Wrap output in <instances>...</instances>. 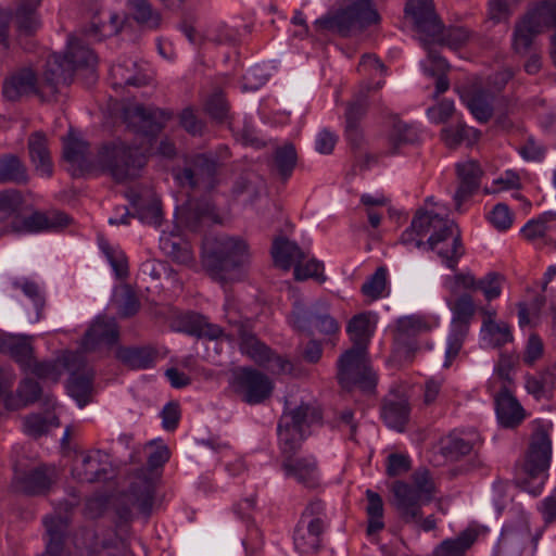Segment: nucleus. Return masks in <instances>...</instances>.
Wrapping results in <instances>:
<instances>
[{
	"instance_id": "1",
	"label": "nucleus",
	"mask_w": 556,
	"mask_h": 556,
	"mask_svg": "<svg viewBox=\"0 0 556 556\" xmlns=\"http://www.w3.org/2000/svg\"><path fill=\"white\" fill-rule=\"evenodd\" d=\"M401 240L405 244L415 241L417 248L427 243L452 270L456 269L459 258L465 253L457 225L424 208L417 210L410 227L403 232Z\"/></svg>"
},
{
	"instance_id": "2",
	"label": "nucleus",
	"mask_w": 556,
	"mask_h": 556,
	"mask_svg": "<svg viewBox=\"0 0 556 556\" xmlns=\"http://www.w3.org/2000/svg\"><path fill=\"white\" fill-rule=\"evenodd\" d=\"M413 483L403 481L393 483L394 506L399 518L408 525H414L428 532L437 528L433 514L424 517V508L434 497V484L427 469H419L413 473Z\"/></svg>"
},
{
	"instance_id": "3",
	"label": "nucleus",
	"mask_w": 556,
	"mask_h": 556,
	"mask_svg": "<svg viewBox=\"0 0 556 556\" xmlns=\"http://www.w3.org/2000/svg\"><path fill=\"white\" fill-rule=\"evenodd\" d=\"M202 266L215 280L232 279V273L243 266L249 257L248 244L239 237L219 235L206 237L202 243Z\"/></svg>"
},
{
	"instance_id": "4",
	"label": "nucleus",
	"mask_w": 556,
	"mask_h": 556,
	"mask_svg": "<svg viewBox=\"0 0 556 556\" xmlns=\"http://www.w3.org/2000/svg\"><path fill=\"white\" fill-rule=\"evenodd\" d=\"M147 162L148 157L139 147L119 140L104 143L97 154L99 167L116 182L138 178Z\"/></svg>"
},
{
	"instance_id": "5",
	"label": "nucleus",
	"mask_w": 556,
	"mask_h": 556,
	"mask_svg": "<svg viewBox=\"0 0 556 556\" xmlns=\"http://www.w3.org/2000/svg\"><path fill=\"white\" fill-rule=\"evenodd\" d=\"M380 20L372 0H343L338 9L317 20L316 25L345 37L352 31H362L379 24Z\"/></svg>"
},
{
	"instance_id": "6",
	"label": "nucleus",
	"mask_w": 556,
	"mask_h": 556,
	"mask_svg": "<svg viewBox=\"0 0 556 556\" xmlns=\"http://www.w3.org/2000/svg\"><path fill=\"white\" fill-rule=\"evenodd\" d=\"M321 418V409L315 403L302 402L296 407L283 412L277 427L283 459L294 457L306 437L305 428L320 422Z\"/></svg>"
},
{
	"instance_id": "7",
	"label": "nucleus",
	"mask_w": 556,
	"mask_h": 556,
	"mask_svg": "<svg viewBox=\"0 0 556 556\" xmlns=\"http://www.w3.org/2000/svg\"><path fill=\"white\" fill-rule=\"evenodd\" d=\"M155 446L148 456V469H140L129 486V501L137 506L144 516H150L154 502L156 478L152 470L162 467L170 456L169 448L165 444L155 445L154 441L147 444V447Z\"/></svg>"
},
{
	"instance_id": "8",
	"label": "nucleus",
	"mask_w": 556,
	"mask_h": 556,
	"mask_svg": "<svg viewBox=\"0 0 556 556\" xmlns=\"http://www.w3.org/2000/svg\"><path fill=\"white\" fill-rule=\"evenodd\" d=\"M433 324L425 315L413 314L396 319L393 336V357L401 363H410L419 349L418 337L432 330Z\"/></svg>"
},
{
	"instance_id": "9",
	"label": "nucleus",
	"mask_w": 556,
	"mask_h": 556,
	"mask_svg": "<svg viewBox=\"0 0 556 556\" xmlns=\"http://www.w3.org/2000/svg\"><path fill=\"white\" fill-rule=\"evenodd\" d=\"M338 381L343 389L359 388L370 392L376 387V377L368 366L366 351L349 349L338 361Z\"/></svg>"
},
{
	"instance_id": "10",
	"label": "nucleus",
	"mask_w": 556,
	"mask_h": 556,
	"mask_svg": "<svg viewBox=\"0 0 556 556\" xmlns=\"http://www.w3.org/2000/svg\"><path fill=\"white\" fill-rule=\"evenodd\" d=\"M552 458V441L543 426L538 425L531 433L520 464L521 472L529 479L546 477Z\"/></svg>"
},
{
	"instance_id": "11",
	"label": "nucleus",
	"mask_w": 556,
	"mask_h": 556,
	"mask_svg": "<svg viewBox=\"0 0 556 556\" xmlns=\"http://www.w3.org/2000/svg\"><path fill=\"white\" fill-rule=\"evenodd\" d=\"M453 313L452 331L448 336L447 348L445 352L444 367H450L453 359L458 355L464 340L468 333L469 323L472 319L476 305L471 294L462 293L457 295L454 303L451 304Z\"/></svg>"
},
{
	"instance_id": "12",
	"label": "nucleus",
	"mask_w": 556,
	"mask_h": 556,
	"mask_svg": "<svg viewBox=\"0 0 556 556\" xmlns=\"http://www.w3.org/2000/svg\"><path fill=\"white\" fill-rule=\"evenodd\" d=\"M64 367L70 372L67 382L68 394L79 407L91 401L94 370L89 366L83 352H71L64 356Z\"/></svg>"
},
{
	"instance_id": "13",
	"label": "nucleus",
	"mask_w": 556,
	"mask_h": 556,
	"mask_svg": "<svg viewBox=\"0 0 556 556\" xmlns=\"http://www.w3.org/2000/svg\"><path fill=\"white\" fill-rule=\"evenodd\" d=\"M13 470L14 488L26 495L47 494L58 479L55 467L46 464L27 468L24 462L15 460Z\"/></svg>"
},
{
	"instance_id": "14",
	"label": "nucleus",
	"mask_w": 556,
	"mask_h": 556,
	"mask_svg": "<svg viewBox=\"0 0 556 556\" xmlns=\"http://www.w3.org/2000/svg\"><path fill=\"white\" fill-rule=\"evenodd\" d=\"M219 164L214 157L201 153L191 157L186 166L176 172L175 178L181 186L212 191L218 185Z\"/></svg>"
},
{
	"instance_id": "15",
	"label": "nucleus",
	"mask_w": 556,
	"mask_h": 556,
	"mask_svg": "<svg viewBox=\"0 0 556 556\" xmlns=\"http://www.w3.org/2000/svg\"><path fill=\"white\" fill-rule=\"evenodd\" d=\"M128 125L138 134L155 137L173 117V112L156 106L136 104L125 113Z\"/></svg>"
},
{
	"instance_id": "16",
	"label": "nucleus",
	"mask_w": 556,
	"mask_h": 556,
	"mask_svg": "<svg viewBox=\"0 0 556 556\" xmlns=\"http://www.w3.org/2000/svg\"><path fill=\"white\" fill-rule=\"evenodd\" d=\"M235 384L242 400L251 405L269 399L274 389L271 380L265 374L247 367L235 375Z\"/></svg>"
},
{
	"instance_id": "17",
	"label": "nucleus",
	"mask_w": 556,
	"mask_h": 556,
	"mask_svg": "<svg viewBox=\"0 0 556 556\" xmlns=\"http://www.w3.org/2000/svg\"><path fill=\"white\" fill-rule=\"evenodd\" d=\"M404 13L412 20L415 29L424 35L421 40L434 38L443 29V23L435 12L433 0H407Z\"/></svg>"
},
{
	"instance_id": "18",
	"label": "nucleus",
	"mask_w": 556,
	"mask_h": 556,
	"mask_svg": "<svg viewBox=\"0 0 556 556\" xmlns=\"http://www.w3.org/2000/svg\"><path fill=\"white\" fill-rule=\"evenodd\" d=\"M74 78V66L61 54L48 58L40 85L43 88L42 101L55 100L60 85H68Z\"/></svg>"
},
{
	"instance_id": "19",
	"label": "nucleus",
	"mask_w": 556,
	"mask_h": 556,
	"mask_svg": "<svg viewBox=\"0 0 556 556\" xmlns=\"http://www.w3.org/2000/svg\"><path fill=\"white\" fill-rule=\"evenodd\" d=\"M228 323L231 327L228 340L239 339L242 353L249 355L258 365H266L268 359H270L273 351L256 338L251 323L232 318H229Z\"/></svg>"
},
{
	"instance_id": "20",
	"label": "nucleus",
	"mask_w": 556,
	"mask_h": 556,
	"mask_svg": "<svg viewBox=\"0 0 556 556\" xmlns=\"http://www.w3.org/2000/svg\"><path fill=\"white\" fill-rule=\"evenodd\" d=\"M62 140L63 160L68 164L72 176L79 177L90 173L94 168V163L90 157L89 143L78 137L72 128Z\"/></svg>"
},
{
	"instance_id": "21",
	"label": "nucleus",
	"mask_w": 556,
	"mask_h": 556,
	"mask_svg": "<svg viewBox=\"0 0 556 556\" xmlns=\"http://www.w3.org/2000/svg\"><path fill=\"white\" fill-rule=\"evenodd\" d=\"M42 93L43 88L36 72L30 67L17 68L3 80L2 94L10 101H17L30 94L39 97L42 101Z\"/></svg>"
},
{
	"instance_id": "22",
	"label": "nucleus",
	"mask_w": 556,
	"mask_h": 556,
	"mask_svg": "<svg viewBox=\"0 0 556 556\" xmlns=\"http://www.w3.org/2000/svg\"><path fill=\"white\" fill-rule=\"evenodd\" d=\"M181 220L191 231H200L204 226L223 223L216 206L208 198L189 200L182 206Z\"/></svg>"
},
{
	"instance_id": "23",
	"label": "nucleus",
	"mask_w": 556,
	"mask_h": 556,
	"mask_svg": "<svg viewBox=\"0 0 556 556\" xmlns=\"http://www.w3.org/2000/svg\"><path fill=\"white\" fill-rule=\"evenodd\" d=\"M119 340V328L114 317L99 316L86 331L81 348L84 352H94L100 344L114 345Z\"/></svg>"
},
{
	"instance_id": "24",
	"label": "nucleus",
	"mask_w": 556,
	"mask_h": 556,
	"mask_svg": "<svg viewBox=\"0 0 556 556\" xmlns=\"http://www.w3.org/2000/svg\"><path fill=\"white\" fill-rule=\"evenodd\" d=\"M67 515H49L43 519L46 528L47 543L46 551L41 556H72L65 547V540L70 526Z\"/></svg>"
},
{
	"instance_id": "25",
	"label": "nucleus",
	"mask_w": 556,
	"mask_h": 556,
	"mask_svg": "<svg viewBox=\"0 0 556 556\" xmlns=\"http://www.w3.org/2000/svg\"><path fill=\"white\" fill-rule=\"evenodd\" d=\"M457 175L459 179V186L454 194L455 208L460 211L462 205L468 199H470L480 187V179L482 176V169L480 165L475 161H468L463 164H458Z\"/></svg>"
},
{
	"instance_id": "26",
	"label": "nucleus",
	"mask_w": 556,
	"mask_h": 556,
	"mask_svg": "<svg viewBox=\"0 0 556 556\" xmlns=\"http://www.w3.org/2000/svg\"><path fill=\"white\" fill-rule=\"evenodd\" d=\"M281 468L286 476L294 478L305 488L315 489L319 485L318 465L312 457L285 458Z\"/></svg>"
},
{
	"instance_id": "27",
	"label": "nucleus",
	"mask_w": 556,
	"mask_h": 556,
	"mask_svg": "<svg viewBox=\"0 0 556 556\" xmlns=\"http://www.w3.org/2000/svg\"><path fill=\"white\" fill-rule=\"evenodd\" d=\"M0 352L9 354L26 371L34 359L33 337L4 334L0 337Z\"/></svg>"
},
{
	"instance_id": "28",
	"label": "nucleus",
	"mask_w": 556,
	"mask_h": 556,
	"mask_svg": "<svg viewBox=\"0 0 556 556\" xmlns=\"http://www.w3.org/2000/svg\"><path fill=\"white\" fill-rule=\"evenodd\" d=\"M70 220L68 215L60 211L48 213L34 212L30 216L23 218L21 225L13 222L12 227L17 232H38L65 227L70 224Z\"/></svg>"
},
{
	"instance_id": "29",
	"label": "nucleus",
	"mask_w": 556,
	"mask_h": 556,
	"mask_svg": "<svg viewBox=\"0 0 556 556\" xmlns=\"http://www.w3.org/2000/svg\"><path fill=\"white\" fill-rule=\"evenodd\" d=\"M495 410L497 420L504 428H516L526 417L525 409L506 387L495 397Z\"/></svg>"
},
{
	"instance_id": "30",
	"label": "nucleus",
	"mask_w": 556,
	"mask_h": 556,
	"mask_svg": "<svg viewBox=\"0 0 556 556\" xmlns=\"http://www.w3.org/2000/svg\"><path fill=\"white\" fill-rule=\"evenodd\" d=\"M410 407L404 394L393 393L384 399L381 415L389 428L402 432L409 419Z\"/></svg>"
},
{
	"instance_id": "31",
	"label": "nucleus",
	"mask_w": 556,
	"mask_h": 556,
	"mask_svg": "<svg viewBox=\"0 0 556 556\" xmlns=\"http://www.w3.org/2000/svg\"><path fill=\"white\" fill-rule=\"evenodd\" d=\"M72 476L81 483H93L108 478V470L99 457L90 453H80L75 456L72 467Z\"/></svg>"
},
{
	"instance_id": "32",
	"label": "nucleus",
	"mask_w": 556,
	"mask_h": 556,
	"mask_svg": "<svg viewBox=\"0 0 556 556\" xmlns=\"http://www.w3.org/2000/svg\"><path fill=\"white\" fill-rule=\"evenodd\" d=\"M27 149L35 169L50 177L53 174V163L47 135L43 131L31 132L27 140Z\"/></svg>"
},
{
	"instance_id": "33",
	"label": "nucleus",
	"mask_w": 556,
	"mask_h": 556,
	"mask_svg": "<svg viewBox=\"0 0 556 556\" xmlns=\"http://www.w3.org/2000/svg\"><path fill=\"white\" fill-rule=\"evenodd\" d=\"M542 33L543 30L540 26L525 13L514 27L511 37L513 51L520 56H526L530 53L535 37Z\"/></svg>"
},
{
	"instance_id": "34",
	"label": "nucleus",
	"mask_w": 556,
	"mask_h": 556,
	"mask_svg": "<svg viewBox=\"0 0 556 556\" xmlns=\"http://www.w3.org/2000/svg\"><path fill=\"white\" fill-rule=\"evenodd\" d=\"M420 141L418 129L412 124L405 123L399 116H391L388 135L389 153L396 154L406 146Z\"/></svg>"
},
{
	"instance_id": "35",
	"label": "nucleus",
	"mask_w": 556,
	"mask_h": 556,
	"mask_svg": "<svg viewBox=\"0 0 556 556\" xmlns=\"http://www.w3.org/2000/svg\"><path fill=\"white\" fill-rule=\"evenodd\" d=\"M325 527L316 521H299L294 530V546L301 554H315L321 546Z\"/></svg>"
},
{
	"instance_id": "36",
	"label": "nucleus",
	"mask_w": 556,
	"mask_h": 556,
	"mask_svg": "<svg viewBox=\"0 0 556 556\" xmlns=\"http://www.w3.org/2000/svg\"><path fill=\"white\" fill-rule=\"evenodd\" d=\"M115 357L130 369H147L154 365L157 351L152 346H118Z\"/></svg>"
},
{
	"instance_id": "37",
	"label": "nucleus",
	"mask_w": 556,
	"mask_h": 556,
	"mask_svg": "<svg viewBox=\"0 0 556 556\" xmlns=\"http://www.w3.org/2000/svg\"><path fill=\"white\" fill-rule=\"evenodd\" d=\"M271 255L275 265L286 271L291 267L294 268L298 263L303 262L306 257L295 242L283 237L274 240Z\"/></svg>"
},
{
	"instance_id": "38",
	"label": "nucleus",
	"mask_w": 556,
	"mask_h": 556,
	"mask_svg": "<svg viewBox=\"0 0 556 556\" xmlns=\"http://www.w3.org/2000/svg\"><path fill=\"white\" fill-rule=\"evenodd\" d=\"M126 7L139 26L149 30H156L162 26V13L150 0H126Z\"/></svg>"
},
{
	"instance_id": "39",
	"label": "nucleus",
	"mask_w": 556,
	"mask_h": 556,
	"mask_svg": "<svg viewBox=\"0 0 556 556\" xmlns=\"http://www.w3.org/2000/svg\"><path fill=\"white\" fill-rule=\"evenodd\" d=\"M494 96L489 90L477 88L466 93L464 101L473 117L480 123H488L494 112Z\"/></svg>"
},
{
	"instance_id": "40",
	"label": "nucleus",
	"mask_w": 556,
	"mask_h": 556,
	"mask_svg": "<svg viewBox=\"0 0 556 556\" xmlns=\"http://www.w3.org/2000/svg\"><path fill=\"white\" fill-rule=\"evenodd\" d=\"M27 167L20 156L8 153L0 156V184L26 185Z\"/></svg>"
},
{
	"instance_id": "41",
	"label": "nucleus",
	"mask_w": 556,
	"mask_h": 556,
	"mask_svg": "<svg viewBox=\"0 0 556 556\" xmlns=\"http://www.w3.org/2000/svg\"><path fill=\"white\" fill-rule=\"evenodd\" d=\"M428 60L431 62V66L425 65V73L430 77H435V91L433 98H438L441 93H444L450 88V81L446 73L450 71V64L441 56L440 52L432 48L427 47Z\"/></svg>"
},
{
	"instance_id": "42",
	"label": "nucleus",
	"mask_w": 556,
	"mask_h": 556,
	"mask_svg": "<svg viewBox=\"0 0 556 556\" xmlns=\"http://www.w3.org/2000/svg\"><path fill=\"white\" fill-rule=\"evenodd\" d=\"M124 22L117 13H109L106 21L101 15H94L90 26L84 30V35L89 40L101 41L103 38L117 35L123 27Z\"/></svg>"
},
{
	"instance_id": "43",
	"label": "nucleus",
	"mask_w": 556,
	"mask_h": 556,
	"mask_svg": "<svg viewBox=\"0 0 556 556\" xmlns=\"http://www.w3.org/2000/svg\"><path fill=\"white\" fill-rule=\"evenodd\" d=\"M40 384L33 378H25L21 381L17 390L16 397L12 394H7L4 397L5 408L9 410L17 409L35 403L41 395Z\"/></svg>"
},
{
	"instance_id": "44",
	"label": "nucleus",
	"mask_w": 556,
	"mask_h": 556,
	"mask_svg": "<svg viewBox=\"0 0 556 556\" xmlns=\"http://www.w3.org/2000/svg\"><path fill=\"white\" fill-rule=\"evenodd\" d=\"M478 538L475 529H466L462 531L457 538L447 539L441 542L434 549V556H465Z\"/></svg>"
},
{
	"instance_id": "45",
	"label": "nucleus",
	"mask_w": 556,
	"mask_h": 556,
	"mask_svg": "<svg viewBox=\"0 0 556 556\" xmlns=\"http://www.w3.org/2000/svg\"><path fill=\"white\" fill-rule=\"evenodd\" d=\"M296 163L298 153L293 143L287 142L275 149L273 154V166L283 182L291 177Z\"/></svg>"
},
{
	"instance_id": "46",
	"label": "nucleus",
	"mask_w": 556,
	"mask_h": 556,
	"mask_svg": "<svg viewBox=\"0 0 556 556\" xmlns=\"http://www.w3.org/2000/svg\"><path fill=\"white\" fill-rule=\"evenodd\" d=\"M64 56L74 66V72L81 67L92 68L97 64L94 52L84 43L83 39L76 37L70 38Z\"/></svg>"
},
{
	"instance_id": "47",
	"label": "nucleus",
	"mask_w": 556,
	"mask_h": 556,
	"mask_svg": "<svg viewBox=\"0 0 556 556\" xmlns=\"http://www.w3.org/2000/svg\"><path fill=\"white\" fill-rule=\"evenodd\" d=\"M469 37L470 31L463 26H451L446 29L443 27L442 31L434 38L422 39V45L426 50L429 46L437 49L435 45L458 49L468 41Z\"/></svg>"
},
{
	"instance_id": "48",
	"label": "nucleus",
	"mask_w": 556,
	"mask_h": 556,
	"mask_svg": "<svg viewBox=\"0 0 556 556\" xmlns=\"http://www.w3.org/2000/svg\"><path fill=\"white\" fill-rule=\"evenodd\" d=\"M440 136L447 148L456 149L463 142L475 143L480 138L481 132L464 123H458L456 126L443 128Z\"/></svg>"
},
{
	"instance_id": "49",
	"label": "nucleus",
	"mask_w": 556,
	"mask_h": 556,
	"mask_svg": "<svg viewBox=\"0 0 556 556\" xmlns=\"http://www.w3.org/2000/svg\"><path fill=\"white\" fill-rule=\"evenodd\" d=\"M346 331L353 342L351 349L366 351L371 336L369 314L361 313L353 316L348 324Z\"/></svg>"
},
{
	"instance_id": "50",
	"label": "nucleus",
	"mask_w": 556,
	"mask_h": 556,
	"mask_svg": "<svg viewBox=\"0 0 556 556\" xmlns=\"http://www.w3.org/2000/svg\"><path fill=\"white\" fill-rule=\"evenodd\" d=\"M41 0H23L15 12V22L20 31L30 35L39 26L36 10Z\"/></svg>"
},
{
	"instance_id": "51",
	"label": "nucleus",
	"mask_w": 556,
	"mask_h": 556,
	"mask_svg": "<svg viewBox=\"0 0 556 556\" xmlns=\"http://www.w3.org/2000/svg\"><path fill=\"white\" fill-rule=\"evenodd\" d=\"M160 247L167 256L179 264H189L193 260L189 244L178 237H161Z\"/></svg>"
},
{
	"instance_id": "52",
	"label": "nucleus",
	"mask_w": 556,
	"mask_h": 556,
	"mask_svg": "<svg viewBox=\"0 0 556 556\" xmlns=\"http://www.w3.org/2000/svg\"><path fill=\"white\" fill-rule=\"evenodd\" d=\"M555 384L556 375L549 369L540 371L533 376H527L526 378L527 391L536 399L545 396L554 389Z\"/></svg>"
},
{
	"instance_id": "53",
	"label": "nucleus",
	"mask_w": 556,
	"mask_h": 556,
	"mask_svg": "<svg viewBox=\"0 0 556 556\" xmlns=\"http://www.w3.org/2000/svg\"><path fill=\"white\" fill-rule=\"evenodd\" d=\"M366 496L368 501L366 511L369 517L367 532L368 534H372L382 530L384 527L382 521L383 502L381 496L371 490H367Z\"/></svg>"
},
{
	"instance_id": "54",
	"label": "nucleus",
	"mask_w": 556,
	"mask_h": 556,
	"mask_svg": "<svg viewBox=\"0 0 556 556\" xmlns=\"http://www.w3.org/2000/svg\"><path fill=\"white\" fill-rule=\"evenodd\" d=\"M367 90H361L350 102H348L345 111V126L359 127V122L367 112Z\"/></svg>"
},
{
	"instance_id": "55",
	"label": "nucleus",
	"mask_w": 556,
	"mask_h": 556,
	"mask_svg": "<svg viewBox=\"0 0 556 556\" xmlns=\"http://www.w3.org/2000/svg\"><path fill=\"white\" fill-rule=\"evenodd\" d=\"M121 300L117 305V313L122 318H129L135 316L140 309V301L128 283L123 285L119 289Z\"/></svg>"
},
{
	"instance_id": "56",
	"label": "nucleus",
	"mask_w": 556,
	"mask_h": 556,
	"mask_svg": "<svg viewBox=\"0 0 556 556\" xmlns=\"http://www.w3.org/2000/svg\"><path fill=\"white\" fill-rule=\"evenodd\" d=\"M387 287V269L378 267L362 286V293L370 300H378L382 296Z\"/></svg>"
},
{
	"instance_id": "57",
	"label": "nucleus",
	"mask_w": 556,
	"mask_h": 556,
	"mask_svg": "<svg viewBox=\"0 0 556 556\" xmlns=\"http://www.w3.org/2000/svg\"><path fill=\"white\" fill-rule=\"evenodd\" d=\"M112 87L114 89L126 86L140 87L146 84L143 76L130 74L123 64H116L111 67Z\"/></svg>"
},
{
	"instance_id": "58",
	"label": "nucleus",
	"mask_w": 556,
	"mask_h": 556,
	"mask_svg": "<svg viewBox=\"0 0 556 556\" xmlns=\"http://www.w3.org/2000/svg\"><path fill=\"white\" fill-rule=\"evenodd\" d=\"M22 203L23 198L18 190L0 191V223L18 212Z\"/></svg>"
},
{
	"instance_id": "59",
	"label": "nucleus",
	"mask_w": 556,
	"mask_h": 556,
	"mask_svg": "<svg viewBox=\"0 0 556 556\" xmlns=\"http://www.w3.org/2000/svg\"><path fill=\"white\" fill-rule=\"evenodd\" d=\"M472 450L469 441L456 435H450L442 444V453L452 460H457L468 455Z\"/></svg>"
},
{
	"instance_id": "60",
	"label": "nucleus",
	"mask_w": 556,
	"mask_h": 556,
	"mask_svg": "<svg viewBox=\"0 0 556 556\" xmlns=\"http://www.w3.org/2000/svg\"><path fill=\"white\" fill-rule=\"evenodd\" d=\"M504 276L497 271H491L478 280V290H481L488 301L498 298L502 293Z\"/></svg>"
},
{
	"instance_id": "61",
	"label": "nucleus",
	"mask_w": 556,
	"mask_h": 556,
	"mask_svg": "<svg viewBox=\"0 0 556 556\" xmlns=\"http://www.w3.org/2000/svg\"><path fill=\"white\" fill-rule=\"evenodd\" d=\"M179 125L193 137L203 136L206 129L205 122L199 118L190 106L185 108L179 114Z\"/></svg>"
},
{
	"instance_id": "62",
	"label": "nucleus",
	"mask_w": 556,
	"mask_h": 556,
	"mask_svg": "<svg viewBox=\"0 0 556 556\" xmlns=\"http://www.w3.org/2000/svg\"><path fill=\"white\" fill-rule=\"evenodd\" d=\"M316 314L301 303H295L292 312V325L301 331L313 336L312 323L315 320Z\"/></svg>"
},
{
	"instance_id": "63",
	"label": "nucleus",
	"mask_w": 556,
	"mask_h": 556,
	"mask_svg": "<svg viewBox=\"0 0 556 556\" xmlns=\"http://www.w3.org/2000/svg\"><path fill=\"white\" fill-rule=\"evenodd\" d=\"M324 264L315 258L307 261L304 265L298 263L294 267V278L295 280H306L308 278H314L320 282L326 280V277L323 274Z\"/></svg>"
},
{
	"instance_id": "64",
	"label": "nucleus",
	"mask_w": 556,
	"mask_h": 556,
	"mask_svg": "<svg viewBox=\"0 0 556 556\" xmlns=\"http://www.w3.org/2000/svg\"><path fill=\"white\" fill-rule=\"evenodd\" d=\"M205 112L218 122H223L228 117L229 106L220 91H216L210 96L204 105Z\"/></svg>"
}]
</instances>
